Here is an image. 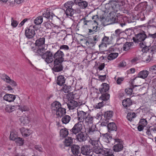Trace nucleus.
Masks as SVG:
<instances>
[{"label": "nucleus", "mask_w": 156, "mask_h": 156, "mask_svg": "<svg viewBox=\"0 0 156 156\" xmlns=\"http://www.w3.org/2000/svg\"><path fill=\"white\" fill-rule=\"evenodd\" d=\"M87 133L90 139L89 142L94 147L98 146L100 133L96 126L92 125L87 129Z\"/></svg>", "instance_id": "1"}, {"label": "nucleus", "mask_w": 156, "mask_h": 156, "mask_svg": "<svg viewBox=\"0 0 156 156\" xmlns=\"http://www.w3.org/2000/svg\"><path fill=\"white\" fill-rule=\"evenodd\" d=\"M45 38L44 37H40L37 39L35 43V47H32L31 51L36 53L37 55H41L45 49L43 47L44 44Z\"/></svg>", "instance_id": "2"}, {"label": "nucleus", "mask_w": 156, "mask_h": 156, "mask_svg": "<svg viewBox=\"0 0 156 156\" xmlns=\"http://www.w3.org/2000/svg\"><path fill=\"white\" fill-rule=\"evenodd\" d=\"M74 5L73 2L70 1L66 2L64 4L65 13L68 17L72 16L74 13V10L72 8Z\"/></svg>", "instance_id": "3"}, {"label": "nucleus", "mask_w": 156, "mask_h": 156, "mask_svg": "<svg viewBox=\"0 0 156 156\" xmlns=\"http://www.w3.org/2000/svg\"><path fill=\"white\" fill-rule=\"evenodd\" d=\"M115 145L113 147V149L115 152L122 151L123 148L122 140L119 138L114 139Z\"/></svg>", "instance_id": "4"}, {"label": "nucleus", "mask_w": 156, "mask_h": 156, "mask_svg": "<svg viewBox=\"0 0 156 156\" xmlns=\"http://www.w3.org/2000/svg\"><path fill=\"white\" fill-rule=\"evenodd\" d=\"M64 55L63 52L58 50L53 55L54 62L62 63L64 61Z\"/></svg>", "instance_id": "5"}, {"label": "nucleus", "mask_w": 156, "mask_h": 156, "mask_svg": "<svg viewBox=\"0 0 156 156\" xmlns=\"http://www.w3.org/2000/svg\"><path fill=\"white\" fill-rule=\"evenodd\" d=\"M41 55L42 58L44 59L48 63H51L54 61L53 55L50 51H48Z\"/></svg>", "instance_id": "6"}, {"label": "nucleus", "mask_w": 156, "mask_h": 156, "mask_svg": "<svg viewBox=\"0 0 156 156\" xmlns=\"http://www.w3.org/2000/svg\"><path fill=\"white\" fill-rule=\"evenodd\" d=\"M78 121L74 126L70 130V132L76 135L77 133L81 132L83 128V123Z\"/></svg>", "instance_id": "7"}, {"label": "nucleus", "mask_w": 156, "mask_h": 156, "mask_svg": "<svg viewBox=\"0 0 156 156\" xmlns=\"http://www.w3.org/2000/svg\"><path fill=\"white\" fill-rule=\"evenodd\" d=\"M89 114L83 111H77V118L78 121L83 124V122L86 117Z\"/></svg>", "instance_id": "8"}, {"label": "nucleus", "mask_w": 156, "mask_h": 156, "mask_svg": "<svg viewBox=\"0 0 156 156\" xmlns=\"http://www.w3.org/2000/svg\"><path fill=\"white\" fill-rule=\"evenodd\" d=\"M147 37V36L145 32L143 31L136 34L135 37L133 38V39L135 42H141L144 41Z\"/></svg>", "instance_id": "9"}, {"label": "nucleus", "mask_w": 156, "mask_h": 156, "mask_svg": "<svg viewBox=\"0 0 156 156\" xmlns=\"http://www.w3.org/2000/svg\"><path fill=\"white\" fill-rule=\"evenodd\" d=\"M35 34V30L31 27H30L25 30V35L28 39L33 38Z\"/></svg>", "instance_id": "10"}, {"label": "nucleus", "mask_w": 156, "mask_h": 156, "mask_svg": "<svg viewBox=\"0 0 156 156\" xmlns=\"http://www.w3.org/2000/svg\"><path fill=\"white\" fill-rule=\"evenodd\" d=\"M149 74V72L147 70H144L140 71L138 74V76L135 77L132 80V83L134 82L135 80L138 78L144 79L146 78Z\"/></svg>", "instance_id": "11"}, {"label": "nucleus", "mask_w": 156, "mask_h": 156, "mask_svg": "<svg viewBox=\"0 0 156 156\" xmlns=\"http://www.w3.org/2000/svg\"><path fill=\"white\" fill-rule=\"evenodd\" d=\"M62 62H54V66L52 70L54 72H58L62 70L63 66Z\"/></svg>", "instance_id": "12"}, {"label": "nucleus", "mask_w": 156, "mask_h": 156, "mask_svg": "<svg viewBox=\"0 0 156 156\" xmlns=\"http://www.w3.org/2000/svg\"><path fill=\"white\" fill-rule=\"evenodd\" d=\"M74 3L78 5L80 8L82 9L86 8L88 6V2L83 0H74Z\"/></svg>", "instance_id": "13"}, {"label": "nucleus", "mask_w": 156, "mask_h": 156, "mask_svg": "<svg viewBox=\"0 0 156 156\" xmlns=\"http://www.w3.org/2000/svg\"><path fill=\"white\" fill-rule=\"evenodd\" d=\"M80 151L82 154L87 156L91 152V150L88 146L85 145L81 147Z\"/></svg>", "instance_id": "14"}, {"label": "nucleus", "mask_w": 156, "mask_h": 156, "mask_svg": "<svg viewBox=\"0 0 156 156\" xmlns=\"http://www.w3.org/2000/svg\"><path fill=\"white\" fill-rule=\"evenodd\" d=\"M93 120V117L89 114L83 121L84 126H88L89 125L92 124L94 121Z\"/></svg>", "instance_id": "15"}, {"label": "nucleus", "mask_w": 156, "mask_h": 156, "mask_svg": "<svg viewBox=\"0 0 156 156\" xmlns=\"http://www.w3.org/2000/svg\"><path fill=\"white\" fill-rule=\"evenodd\" d=\"M87 138L86 134L83 132H81L76 135V139L79 142H84L87 139Z\"/></svg>", "instance_id": "16"}, {"label": "nucleus", "mask_w": 156, "mask_h": 156, "mask_svg": "<svg viewBox=\"0 0 156 156\" xmlns=\"http://www.w3.org/2000/svg\"><path fill=\"white\" fill-rule=\"evenodd\" d=\"M112 43L110 39L108 37L104 35V37L101 40V44H100L99 46L100 47L103 44H105L106 45L107 44H109Z\"/></svg>", "instance_id": "17"}, {"label": "nucleus", "mask_w": 156, "mask_h": 156, "mask_svg": "<svg viewBox=\"0 0 156 156\" xmlns=\"http://www.w3.org/2000/svg\"><path fill=\"white\" fill-rule=\"evenodd\" d=\"M21 133L23 136L26 137L29 136L31 133V131L29 129L22 127L20 129Z\"/></svg>", "instance_id": "18"}, {"label": "nucleus", "mask_w": 156, "mask_h": 156, "mask_svg": "<svg viewBox=\"0 0 156 156\" xmlns=\"http://www.w3.org/2000/svg\"><path fill=\"white\" fill-rule=\"evenodd\" d=\"M4 99L9 102L13 101L16 98L15 96L13 94H6L3 97Z\"/></svg>", "instance_id": "19"}, {"label": "nucleus", "mask_w": 156, "mask_h": 156, "mask_svg": "<svg viewBox=\"0 0 156 156\" xmlns=\"http://www.w3.org/2000/svg\"><path fill=\"white\" fill-rule=\"evenodd\" d=\"M73 154L75 155L80 154V147L77 145H73L71 148Z\"/></svg>", "instance_id": "20"}, {"label": "nucleus", "mask_w": 156, "mask_h": 156, "mask_svg": "<svg viewBox=\"0 0 156 156\" xmlns=\"http://www.w3.org/2000/svg\"><path fill=\"white\" fill-rule=\"evenodd\" d=\"M56 115L58 117H61L66 113V110L65 108L61 107L55 112Z\"/></svg>", "instance_id": "21"}, {"label": "nucleus", "mask_w": 156, "mask_h": 156, "mask_svg": "<svg viewBox=\"0 0 156 156\" xmlns=\"http://www.w3.org/2000/svg\"><path fill=\"white\" fill-rule=\"evenodd\" d=\"M61 107V105L58 101L54 102L51 104V108L52 111L55 112Z\"/></svg>", "instance_id": "22"}, {"label": "nucleus", "mask_w": 156, "mask_h": 156, "mask_svg": "<svg viewBox=\"0 0 156 156\" xmlns=\"http://www.w3.org/2000/svg\"><path fill=\"white\" fill-rule=\"evenodd\" d=\"M109 89L108 85L106 83H103L101 85V87L99 88V90L101 93H104L108 91Z\"/></svg>", "instance_id": "23"}, {"label": "nucleus", "mask_w": 156, "mask_h": 156, "mask_svg": "<svg viewBox=\"0 0 156 156\" xmlns=\"http://www.w3.org/2000/svg\"><path fill=\"white\" fill-rule=\"evenodd\" d=\"M66 79L64 76L62 75L59 76L57 79V83L59 86H62L65 83Z\"/></svg>", "instance_id": "24"}, {"label": "nucleus", "mask_w": 156, "mask_h": 156, "mask_svg": "<svg viewBox=\"0 0 156 156\" xmlns=\"http://www.w3.org/2000/svg\"><path fill=\"white\" fill-rule=\"evenodd\" d=\"M21 125L23 126L26 125L29 123V120L28 117L26 116H23L21 117L20 118Z\"/></svg>", "instance_id": "25"}, {"label": "nucleus", "mask_w": 156, "mask_h": 156, "mask_svg": "<svg viewBox=\"0 0 156 156\" xmlns=\"http://www.w3.org/2000/svg\"><path fill=\"white\" fill-rule=\"evenodd\" d=\"M67 105L69 109L72 110L77 106L78 103L74 100H72L67 104Z\"/></svg>", "instance_id": "26"}, {"label": "nucleus", "mask_w": 156, "mask_h": 156, "mask_svg": "<svg viewBox=\"0 0 156 156\" xmlns=\"http://www.w3.org/2000/svg\"><path fill=\"white\" fill-rule=\"evenodd\" d=\"M63 143L66 147L69 146L73 143V138L71 137H68L65 139Z\"/></svg>", "instance_id": "27"}, {"label": "nucleus", "mask_w": 156, "mask_h": 156, "mask_svg": "<svg viewBox=\"0 0 156 156\" xmlns=\"http://www.w3.org/2000/svg\"><path fill=\"white\" fill-rule=\"evenodd\" d=\"M108 132H110L112 131H116L117 126L115 123L114 122H110L108 125Z\"/></svg>", "instance_id": "28"}, {"label": "nucleus", "mask_w": 156, "mask_h": 156, "mask_svg": "<svg viewBox=\"0 0 156 156\" xmlns=\"http://www.w3.org/2000/svg\"><path fill=\"white\" fill-rule=\"evenodd\" d=\"M132 104L131 101L129 98L123 100L122 101L123 106L126 108L132 105Z\"/></svg>", "instance_id": "29"}, {"label": "nucleus", "mask_w": 156, "mask_h": 156, "mask_svg": "<svg viewBox=\"0 0 156 156\" xmlns=\"http://www.w3.org/2000/svg\"><path fill=\"white\" fill-rule=\"evenodd\" d=\"M62 121L63 123L66 124L68 123L71 120V117L68 115H65L62 116Z\"/></svg>", "instance_id": "30"}, {"label": "nucleus", "mask_w": 156, "mask_h": 156, "mask_svg": "<svg viewBox=\"0 0 156 156\" xmlns=\"http://www.w3.org/2000/svg\"><path fill=\"white\" fill-rule=\"evenodd\" d=\"M104 151V149L98 146L94 147L93 152L96 154H102Z\"/></svg>", "instance_id": "31"}, {"label": "nucleus", "mask_w": 156, "mask_h": 156, "mask_svg": "<svg viewBox=\"0 0 156 156\" xmlns=\"http://www.w3.org/2000/svg\"><path fill=\"white\" fill-rule=\"evenodd\" d=\"M60 135L62 137H66L69 134V132L67 129L64 128L60 129Z\"/></svg>", "instance_id": "32"}, {"label": "nucleus", "mask_w": 156, "mask_h": 156, "mask_svg": "<svg viewBox=\"0 0 156 156\" xmlns=\"http://www.w3.org/2000/svg\"><path fill=\"white\" fill-rule=\"evenodd\" d=\"M133 43L130 42H127L123 45V48L124 51H127L129 50L132 46Z\"/></svg>", "instance_id": "33"}, {"label": "nucleus", "mask_w": 156, "mask_h": 156, "mask_svg": "<svg viewBox=\"0 0 156 156\" xmlns=\"http://www.w3.org/2000/svg\"><path fill=\"white\" fill-rule=\"evenodd\" d=\"M43 18L42 16H40L37 17L34 20V23L36 25L41 24L43 22Z\"/></svg>", "instance_id": "34"}, {"label": "nucleus", "mask_w": 156, "mask_h": 156, "mask_svg": "<svg viewBox=\"0 0 156 156\" xmlns=\"http://www.w3.org/2000/svg\"><path fill=\"white\" fill-rule=\"evenodd\" d=\"M112 116V112L111 111H107L105 112L104 115L105 118L107 120L110 119Z\"/></svg>", "instance_id": "35"}, {"label": "nucleus", "mask_w": 156, "mask_h": 156, "mask_svg": "<svg viewBox=\"0 0 156 156\" xmlns=\"http://www.w3.org/2000/svg\"><path fill=\"white\" fill-rule=\"evenodd\" d=\"M118 56V53H111L108 56V59L109 60H112L116 58Z\"/></svg>", "instance_id": "36"}, {"label": "nucleus", "mask_w": 156, "mask_h": 156, "mask_svg": "<svg viewBox=\"0 0 156 156\" xmlns=\"http://www.w3.org/2000/svg\"><path fill=\"white\" fill-rule=\"evenodd\" d=\"M109 94L106 93L105 94H102L101 96L100 97L99 99L103 101H106L109 99Z\"/></svg>", "instance_id": "37"}, {"label": "nucleus", "mask_w": 156, "mask_h": 156, "mask_svg": "<svg viewBox=\"0 0 156 156\" xmlns=\"http://www.w3.org/2000/svg\"><path fill=\"white\" fill-rule=\"evenodd\" d=\"M110 154L113 155L112 150L104 148V151L102 155L104 156H109Z\"/></svg>", "instance_id": "38"}, {"label": "nucleus", "mask_w": 156, "mask_h": 156, "mask_svg": "<svg viewBox=\"0 0 156 156\" xmlns=\"http://www.w3.org/2000/svg\"><path fill=\"white\" fill-rule=\"evenodd\" d=\"M81 20L83 21V23L84 25H89L91 24H92V23L94 22L97 24V22L96 20H94L93 21L91 20H86L85 18H82Z\"/></svg>", "instance_id": "39"}, {"label": "nucleus", "mask_w": 156, "mask_h": 156, "mask_svg": "<svg viewBox=\"0 0 156 156\" xmlns=\"http://www.w3.org/2000/svg\"><path fill=\"white\" fill-rule=\"evenodd\" d=\"M16 106H7L5 110L6 111L8 112H11L15 110Z\"/></svg>", "instance_id": "40"}, {"label": "nucleus", "mask_w": 156, "mask_h": 156, "mask_svg": "<svg viewBox=\"0 0 156 156\" xmlns=\"http://www.w3.org/2000/svg\"><path fill=\"white\" fill-rule=\"evenodd\" d=\"M71 87L70 86H67L65 85L62 87L61 90L65 93H69L70 92L71 90Z\"/></svg>", "instance_id": "41"}, {"label": "nucleus", "mask_w": 156, "mask_h": 156, "mask_svg": "<svg viewBox=\"0 0 156 156\" xmlns=\"http://www.w3.org/2000/svg\"><path fill=\"white\" fill-rule=\"evenodd\" d=\"M136 116V114L134 112L128 113L127 115V118L129 121H132V119Z\"/></svg>", "instance_id": "42"}, {"label": "nucleus", "mask_w": 156, "mask_h": 156, "mask_svg": "<svg viewBox=\"0 0 156 156\" xmlns=\"http://www.w3.org/2000/svg\"><path fill=\"white\" fill-rule=\"evenodd\" d=\"M17 144L21 146L24 143V140H22V138L20 137H18L15 140Z\"/></svg>", "instance_id": "43"}, {"label": "nucleus", "mask_w": 156, "mask_h": 156, "mask_svg": "<svg viewBox=\"0 0 156 156\" xmlns=\"http://www.w3.org/2000/svg\"><path fill=\"white\" fill-rule=\"evenodd\" d=\"M110 138V136L107 133H105L103 134V140H104L107 143H109L110 141L109 140Z\"/></svg>", "instance_id": "44"}, {"label": "nucleus", "mask_w": 156, "mask_h": 156, "mask_svg": "<svg viewBox=\"0 0 156 156\" xmlns=\"http://www.w3.org/2000/svg\"><path fill=\"white\" fill-rule=\"evenodd\" d=\"M16 134L13 132L11 133L10 135V139L12 140H15L17 138Z\"/></svg>", "instance_id": "45"}, {"label": "nucleus", "mask_w": 156, "mask_h": 156, "mask_svg": "<svg viewBox=\"0 0 156 156\" xmlns=\"http://www.w3.org/2000/svg\"><path fill=\"white\" fill-rule=\"evenodd\" d=\"M134 89V87H133V88H128L127 89H126L125 90V91L126 92L127 94L132 95L133 93V90Z\"/></svg>", "instance_id": "46"}, {"label": "nucleus", "mask_w": 156, "mask_h": 156, "mask_svg": "<svg viewBox=\"0 0 156 156\" xmlns=\"http://www.w3.org/2000/svg\"><path fill=\"white\" fill-rule=\"evenodd\" d=\"M139 123H140V124L144 127H145L147 124V122L146 120L144 119H141Z\"/></svg>", "instance_id": "47"}, {"label": "nucleus", "mask_w": 156, "mask_h": 156, "mask_svg": "<svg viewBox=\"0 0 156 156\" xmlns=\"http://www.w3.org/2000/svg\"><path fill=\"white\" fill-rule=\"evenodd\" d=\"M11 26L13 27H16L18 24V22L16 20H13V18H11Z\"/></svg>", "instance_id": "48"}, {"label": "nucleus", "mask_w": 156, "mask_h": 156, "mask_svg": "<svg viewBox=\"0 0 156 156\" xmlns=\"http://www.w3.org/2000/svg\"><path fill=\"white\" fill-rule=\"evenodd\" d=\"M19 109L22 112L27 111L29 110V108L26 106H21L19 107Z\"/></svg>", "instance_id": "49"}, {"label": "nucleus", "mask_w": 156, "mask_h": 156, "mask_svg": "<svg viewBox=\"0 0 156 156\" xmlns=\"http://www.w3.org/2000/svg\"><path fill=\"white\" fill-rule=\"evenodd\" d=\"M69 46L66 45H61L59 48V50L60 49H63L65 50H69Z\"/></svg>", "instance_id": "50"}, {"label": "nucleus", "mask_w": 156, "mask_h": 156, "mask_svg": "<svg viewBox=\"0 0 156 156\" xmlns=\"http://www.w3.org/2000/svg\"><path fill=\"white\" fill-rule=\"evenodd\" d=\"M60 29V27H59L58 26L55 25L54 26V27L53 28V31H54V33H56L57 32V31H56V29L57 30H58V31L57 32H58L59 31V29Z\"/></svg>", "instance_id": "51"}, {"label": "nucleus", "mask_w": 156, "mask_h": 156, "mask_svg": "<svg viewBox=\"0 0 156 156\" xmlns=\"http://www.w3.org/2000/svg\"><path fill=\"white\" fill-rule=\"evenodd\" d=\"M43 16L46 18H49L50 17V13L48 11H47L46 12L43 14Z\"/></svg>", "instance_id": "52"}, {"label": "nucleus", "mask_w": 156, "mask_h": 156, "mask_svg": "<svg viewBox=\"0 0 156 156\" xmlns=\"http://www.w3.org/2000/svg\"><path fill=\"white\" fill-rule=\"evenodd\" d=\"M106 78V76L99 75L98 76V80L101 81H104Z\"/></svg>", "instance_id": "53"}, {"label": "nucleus", "mask_w": 156, "mask_h": 156, "mask_svg": "<svg viewBox=\"0 0 156 156\" xmlns=\"http://www.w3.org/2000/svg\"><path fill=\"white\" fill-rule=\"evenodd\" d=\"M104 105L103 102H100L98 103V104L96 105V108H100L101 107H103Z\"/></svg>", "instance_id": "54"}, {"label": "nucleus", "mask_w": 156, "mask_h": 156, "mask_svg": "<svg viewBox=\"0 0 156 156\" xmlns=\"http://www.w3.org/2000/svg\"><path fill=\"white\" fill-rule=\"evenodd\" d=\"M44 26L47 29L51 28V25L49 22H46L44 23Z\"/></svg>", "instance_id": "55"}, {"label": "nucleus", "mask_w": 156, "mask_h": 156, "mask_svg": "<svg viewBox=\"0 0 156 156\" xmlns=\"http://www.w3.org/2000/svg\"><path fill=\"white\" fill-rule=\"evenodd\" d=\"M124 78L123 77H119L118 78L116 82L118 84H120L124 80Z\"/></svg>", "instance_id": "56"}, {"label": "nucleus", "mask_w": 156, "mask_h": 156, "mask_svg": "<svg viewBox=\"0 0 156 156\" xmlns=\"http://www.w3.org/2000/svg\"><path fill=\"white\" fill-rule=\"evenodd\" d=\"M108 122L107 119H105L104 121L102 122L101 123V125L103 126H105L108 125Z\"/></svg>", "instance_id": "57"}, {"label": "nucleus", "mask_w": 156, "mask_h": 156, "mask_svg": "<svg viewBox=\"0 0 156 156\" xmlns=\"http://www.w3.org/2000/svg\"><path fill=\"white\" fill-rule=\"evenodd\" d=\"M93 23H92V24H92V26L91 27L92 30H93V31H96V30H97L98 26H97V24L96 25L94 26V25L93 24Z\"/></svg>", "instance_id": "58"}, {"label": "nucleus", "mask_w": 156, "mask_h": 156, "mask_svg": "<svg viewBox=\"0 0 156 156\" xmlns=\"http://www.w3.org/2000/svg\"><path fill=\"white\" fill-rule=\"evenodd\" d=\"M156 23V18L154 17L150 20L149 21V23L151 24L153 23Z\"/></svg>", "instance_id": "59"}, {"label": "nucleus", "mask_w": 156, "mask_h": 156, "mask_svg": "<svg viewBox=\"0 0 156 156\" xmlns=\"http://www.w3.org/2000/svg\"><path fill=\"white\" fill-rule=\"evenodd\" d=\"M105 67L104 63H101L98 67V69L100 70H102Z\"/></svg>", "instance_id": "60"}, {"label": "nucleus", "mask_w": 156, "mask_h": 156, "mask_svg": "<svg viewBox=\"0 0 156 156\" xmlns=\"http://www.w3.org/2000/svg\"><path fill=\"white\" fill-rule=\"evenodd\" d=\"M144 127V126L140 124L139 126H138L137 129L139 131H140L143 129Z\"/></svg>", "instance_id": "61"}, {"label": "nucleus", "mask_w": 156, "mask_h": 156, "mask_svg": "<svg viewBox=\"0 0 156 156\" xmlns=\"http://www.w3.org/2000/svg\"><path fill=\"white\" fill-rule=\"evenodd\" d=\"M9 83L13 86H15L16 85V83L14 81L12 80H10Z\"/></svg>", "instance_id": "62"}, {"label": "nucleus", "mask_w": 156, "mask_h": 156, "mask_svg": "<svg viewBox=\"0 0 156 156\" xmlns=\"http://www.w3.org/2000/svg\"><path fill=\"white\" fill-rule=\"evenodd\" d=\"M116 35H119L121 32L122 31L120 29H118L116 30L115 31Z\"/></svg>", "instance_id": "63"}, {"label": "nucleus", "mask_w": 156, "mask_h": 156, "mask_svg": "<svg viewBox=\"0 0 156 156\" xmlns=\"http://www.w3.org/2000/svg\"><path fill=\"white\" fill-rule=\"evenodd\" d=\"M148 36L150 37H151L153 38H156V33L153 34H148Z\"/></svg>", "instance_id": "64"}]
</instances>
